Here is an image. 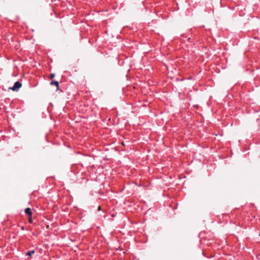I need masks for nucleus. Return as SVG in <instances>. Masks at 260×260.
<instances>
[{"label":"nucleus","instance_id":"1","mask_svg":"<svg viewBox=\"0 0 260 260\" xmlns=\"http://www.w3.org/2000/svg\"><path fill=\"white\" fill-rule=\"evenodd\" d=\"M22 86V84L19 82L17 81L14 83L13 87L10 88L13 91L18 90Z\"/></svg>","mask_w":260,"mask_h":260},{"label":"nucleus","instance_id":"2","mask_svg":"<svg viewBox=\"0 0 260 260\" xmlns=\"http://www.w3.org/2000/svg\"><path fill=\"white\" fill-rule=\"evenodd\" d=\"M25 213L28 215V217L32 216V212L30 208H27L25 209Z\"/></svg>","mask_w":260,"mask_h":260},{"label":"nucleus","instance_id":"3","mask_svg":"<svg viewBox=\"0 0 260 260\" xmlns=\"http://www.w3.org/2000/svg\"><path fill=\"white\" fill-rule=\"evenodd\" d=\"M51 85H55L57 88L59 87V82L58 81H52L50 83Z\"/></svg>","mask_w":260,"mask_h":260},{"label":"nucleus","instance_id":"4","mask_svg":"<svg viewBox=\"0 0 260 260\" xmlns=\"http://www.w3.org/2000/svg\"><path fill=\"white\" fill-rule=\"evenodd\" d=\"M35 252V251L34 250H31V251H28L26 253V255L28 256H31V255Z\"/></svg>","mask_w":260,"mask_h":260},{"label":"nucleus","instance_id":"5","mask_svg":"<svg viewBox=\"0 0 260 260\" xmlns=\"http://www.w3.org/2000/svg\"><path fill=\"white\" fill-rule=\"evenodd\" d=\"M28 222L31 223L32 222L31 216L28 217Z\"/></svg>","mask_w":260,"mask_h":260},{"label":"nucleus","instance_id":"6","mask_svg":"<svg viewBox=\"0 0 260 260\" xmlns=\"http://www.w3.org/2000/svg\"><path fill=\"white\" fill-rule=\"evenodd\" d=\"M55 74L54 73L51 74V78H53L55 77Z\"/></svg>","mask_w":260,"mask_h":260},{"label":"nucleus","instance_id":"7","mask_svg":"<svg viewBox=\"0 0 260 260\" xmlns=\"http://www.w3.org/2000/svg\"><path fill=\"white\" fill-rule=\"evenodd\" d=\"M101 210V206H99L98 207V210L100 211Z\"/></svg>","mask_w":260,"mask_h":260}]
</instances>
